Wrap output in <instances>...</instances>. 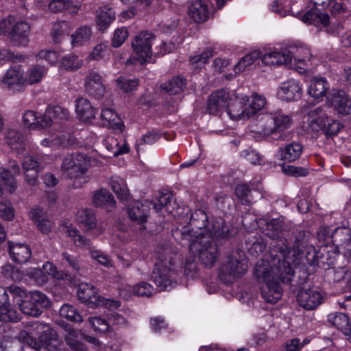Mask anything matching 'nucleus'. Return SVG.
<instances>
[{
	"label": "nucleus",
	"mask_w": 351,
	"mask_h": 351,
	"mask_svg": "<svg viewBox=\"0 0 351 351\" xmlns=\"http://www.w3.org/2000/svg\"><path fill=\"white\" fill-rule=\"evenodd\" d=\"M189 14L196 23L204 22L208 19V7L203 1H196L190 6Z\"/></svg>",
	"instance_id": "nucleus-34"
},
{
	"label": "nucleus",
	"mask_w": 351,
	"mask_h": 351,
	"mask_svg": "<svg viewBox=\"0 0 351 351\" xmlns=\"http://www.w3.org/2000/svg\"><path fill=\"white\" fill-rule=\"evenodd\" d=\"M292 123L291 117L282 110L267 113L259 120V125L262 128L259 132L268 136L290 128Z\"/></svg>",
	"instance_id": "nucleus-8"
},
{
	"label": "nucleus",
	"mask_w": 351,
	"mask_h": 351,
	"mask_svg": "<svg viewBox=\"0 0 351 351\" xmlns=\"http://www.w3.org/2000/svg\"><path fill=\"white\" fill-rule=\"evenodd\" d=\"M208 222V218L205 211L202 209L195 210L191 215L189 226L183 227L180 232L182 239H184L183 233L188 231L189 232L193 231V232H191L193 234H198V233L205 234L202 230L206 228Z\"/></svg>",
	"instance_id": "nucleus-18"
},
{
	"label": "nucleus",
	"mask_w": 351,
	"mask_h": 351,
	"mask_svg": "<svg viewBox=\"0 0 351 351\" xmlns=\"http://www.w3.org/2000/svg\"><path fill=\"white\" fill-rule=\"evenodd\" d=\"M282 171L286 175L293 177H302L308 174V169L305 168L285 164L282 166Z\"/></svg>",
	"instance_id": "nucleus-62"
},
{
	"label": "nucleus",
	"mask_w": 351,
	"mask_h": 351,
	"mask_svg": "<svg viewBox=\"0 0 351 351\" xmlns=\"http://www.w3.org/2000/svg\"><path fill=\"white\" fill-rule=\"evenodd\" d=\"M134 295L142 297H151L156 291L154 287L146 282H141L132 288Z\"/></svg>",
	"instance_id": "nucleus-57"
},
{
	"label": "nucleus",
	"mask_w": 351,
	"mask_h": 351,
	"mask_svg": "<svg viewBox=\"0 0 351 351\" xmlns=\"http://www.w3.org/2000/svg\"><path fill=\"white\" fill-rule=\"evenodd\" d=\"M117 87L124 93L131 92L135 90L139 85V81L136 78L128 79L123 76H120L116 80Z\"/></svg>",
	"instance_id": "nucleus-53"
},
{
	"label": "nucleus",
	"mask_w": 351,
	"mask_h": 351,
	"mask_svg": "<svg viewBox=\"0 0 351 351\" xmlns=\"http://www.w3.org/2000/svg\"><path fill=\"white\" fill-rule=\"evenodd\" d=\"M156 253L157 261L152 274V280L159 291L168 290L173 286V282L170 272L171 267L176 264L178 256L170 248H160Z\"/></svg>",
	"instance_id": "nucleus-3"
},
{
	"label": "nucleus",
	"mask_w": 351,
	"mask_h": 351,
	"mask_svg": "<svg viewBox=\"0 0 351 351\" xmlns=\"http://www.w3.org/2000/svg\"><path fill=\"white\" fill-rule=\"evenodd\" d=\"M80 331L71 327L66 328V334L64 335L66 343L73 351H86L84 344L78 339Z\"/></svg>",
	"instance_id": "nucleus-41"
},
{
	"label": "nucleus",
	"mask_w": 351,
	"mask_h": 351,
	"mask_svg": "<svg viewBox=\"0 0 351 351\" xmlns=\"http://www.w3.org/2000/svg\"><path fill=\"white\" fill-rule=\"evenodd\" d=\"M154 35L149 32H140L132 43V49L137 56L138 61L142 64L152 56V45Z\"/></svg>",
	"instance_id": "nucleus-11"
},
{
	"label": "nucleus",
	"mask_w": 351,
	"mask_h": 351,
	"mask_svg": "<svg viewBox=\"0 0 351 351\" xmlns=\"http://www.w3.org/2000/svg\"><path fill=\"white\" fill-rule=\"evenodd\" d=\"M160 137V134L156 131L152 130L147 132L140 139V142L136 144L137 151L138 152L140 150V147L143 144L152 145L159 140Z\"/></svg>",
	"instance_id": "nucleus-63"
},
{
	"label": "nucleus",
	"mask_w": 351,
	"mask_h": 351,
	"mask_svg": "<svg viewBox=\"0 0 351 351\" xmlns=\"http://www.w3.org/2000/svg\"><path fill=\"white\" fill-rule=\"evenodd\" d=\"M234 193L243 205L249 206L252 202L251 189L247 184H239L235 186Z\"/></svg>",
	"instance_id": "nucleus-46"
},
{
	"label": "nucleus",
	"mask_w": 351,
	"mask_h": 351,
	"mask_svg": "<svg viewBox=\"0 0 351 351\" xmlns=\"http://www.w3.org/2000/svg\"><path fill=\"white\" fill-rule=\"evenodd\" d=\"M328 322L334 327L349 336L351 334V322L348 315L343 313H332L328 315Z\"/></svg>",
	"instance_id": "nucleus-28"
},
{
	"label": "nucleus",
	"mask_w": 351,
	"mask_h": 351,
	"mask_svg": "<svg viewBox=\"0 0 351 351\" xmlns=\"http://www.w3.org/2000/svg\"><path fill=\"white\" fill-rule=\"evenodd\" d=\"M151 204L152 202L148 201L144 202L136 201L129 205L128 214L130 219L138 224L145 223L149 216Z\"/></svg>",
	"instance_id": "nucleus-21"
},
{
	"label": "nucleus",
	"mask_w": 351,
	"mask_h": 351,
	"mask_svg": "<svg viewBox=\"0 0 351 351\" xmlns=\"http://www.w3.org/2000/svg\"><path fill=\"white\" fill-rule=\"evenodd\" d=\"M60 315L72 322H82L83 321V318L77 310L68 304L62 306L60 309Z\"/></svg>",
	"instance_id": "nucleus-52"
},
{
	"label": "nucleus",
	"mask_w": 351,
	"mask_h": 351,
	"mask_svg": "<svg viewBox=\"0 0 351 351\" xmlns=\"http://www.w3.org/2000/svg\"><path fill=\"white\" fill-rule=\"evenodd\" d=\"M54 136L55 145H57V148L67 147L75 143V137L69 132H60Z\"/></svg>",
	"instance_id": "nucleus-58"
},
{
	"label": "nucleus",
	"mask_w": 351,
	"mask_h": 351,
	"mask_svg": "<svg viewBox=\"0 0 351 351\" xmlns=\"http://www.w3.org/2000/svg\"><path fill=\"white\" fill-rule=\"evenodd\" d=\"M282 221L273 219L266 223V235L273 241L269 247V258L274 273L283 282H289L291 276V265L300 263L303 256L304 242L295 239L289 248L287 241L282 236Z\"/></svg>",
	"instance_id": "nucleus-1"
},
{
	"label": "nucleus",
	"mask_w": 351,
	"mask_h": 351,
	"mask_svg": "<svg viewBox=\"0 0 351 351\" xmlns=\"http://www.w3.org/2000/svg\"><path fill=\"white\" fill-rule=\"evenodd\" d=\"M68 116L67 110L56 106L53 109L46 111L44 114L38 116L35 129H43L51 126L53 123V119L56 117L60 119H66Z\"/></svg>",
	"instance_id": "nucleus-25"
},
{
	"label": "nucleus",
	"mask_w": 351,
	"mask_h": 351,
	"mask_svg": "<svg viewBox=\"0 0 351 351\" xmlns=\"http://www.w3.org/2000/svg\"><path fill=\"white\" fill-rule=\"evenodd\" d=\"M70 25L66 21H61L53 25L51 36L54 43H58L61 39L70 32Z\"/></svg>",
	"instance_id": "nucleus-48"
},
{
	"label": "nucleus",
	"mask_w": 351,
	"mask_h": 351,
	"mask_svg": "<svg viewBox=\"0 0 351 351\" xmlns=\"http://www.w3.org/2000/svg\"><path fill=\"white\" fill-rule=\"evenodd\" d=\"M247 269V261L239 251L232 252L221 265L219 278L223 283H232L243 275Z\"/></svg>",
	"instance_id": "nucleus-5"
},
{
	"label": "nucleus",
	"mask_w": 351,
	"mask_h": 351,
	"mask_svg": "<svg viewBox=\"0 0 351 351\" xmlns=\"http://www.w3.org/2000/svg\"><path fill=\"white\" fill-rule=\"evenodd\" d=\"M128 36V32L127 28L123 27L119 28L114 32L112 38V45L113 47H120Z\"/></svg>",
	"instance_id": "nucleus-64"
},
{
	"label": "nucleus",
	"mask_w": 351,
	"mask_h": 351,
	"mask_svg": "<svg viewBox=\"0 0 351 351\" xmlns=\"http://www.w3.org/2000/svg\"><path fill=\"white\" fill-rule=\"evenodd\" d=\"M249 97L243 96L241 98H236L231 103L228 101V105L226 111L232 119H238L241 118H250L248 115L247 102Z\"/></svg>",
	"instance_id": "nucleus-23"
},
{
	"label": "nucleus",
	"mask_w": 351,
	"mask_h": 351,
	"mask_svg": "<svg viewBox=\"0 0 351 351\" xmlns=\"http://www.w3.org/2000/svg\"><path fill=\"white\" fill-rule=\"evenodd\" d=\"M186 80L181 76L173 77L168 82L161 84V88L171 95L178 94L186 87Z\"/></svg>",
	"instance_id": "nucleus-40"
},
{
	"label": "nucleus",
	"mask_w": 351,
	"mask_h": 351,
	"mask_svg": "<svg viewBox=\"0 0 351 351\" xmlns=\"http://www.w3.org/2000/svg\"><path fill=\"white\" fill-rule=\"evenodd\" d=\"M205 230L208 234L206 237L226 241L233 237L237 232L231 224L221 217L211 219Z\"/></svg>",
	"instance_id": "nucleus-12"
},
{
	"label": "nucleus",
	"mask_w": 351,
	"mask_h": 351,
	"mask_svg": "<svg viewBox=\"0 0 351 351\" xmlns=\"http://www.w3.org/2000/svg\"><path fill=\"white\" fill-rule=\"evenodd\" d=\"M86 159L82 154L76 153L66 156L61 165V170L70 179H74L75 188L82 186L83 182H86L85 174L87 168L85 167Z\"/></svg>",
	"instance_id": "nucleus-6"
},
{
	"label": "nucleus",
	"mask_w": 351,
	"mask_h": 351,
	"mask_svg": "<svg viewBox=\"0 0 351 351\" xmlns=\"http://www.w3.org/2000/svg\"><path fill=\"white\" fill-rule=\"evenodd\" d=\"M77 222L84 231L93 230L97 226L95 211L90 208H84L78 211Z\"/></svg>",
	"instance_id": "nucleus-31"
},
{
	"label": "nucleus",
	"mask_w": 351,
	"mask_h": 351,
	"mask_svg": "<svg viewBox=\"0 0 351 351\" xmlns=\"http://www.w3.org/2000/svg\"><path fill=\"white\" fill-rule=\"evenodd\" d=\"M350 239V230L343 227L336 228L330 235V241L337 246L342 245Z\"/></svg>",
	"instance_id": "nucleus-43"
},
{
	"label": "nucleus",
	"mask_w": 351,
	"mask_h": 351,
	"mask_svg": "<svg viewBox=\"0 0 351 351\" xmlns=\"http://www.w3.org/2000/svg\"><path fill=\"white\" fill-rule=\"evenodd\" d=\"M327 101L339 114H347L351 106V101L346 95L337 90H332L327 96Z\"/></svg>",
	"instance_id": "nucleus-24"
},
{
	"label": "nucleus",
	"mask_w": 351,
	"mask_h": 351,
	"mask_svg": "<svg viewBox=\"0 0 351 351\" xmlns=\"http://www.w3.org/2000/svg\"><path fill=\"white\" fill-rule=\"evenodd\" d=\"M267 101L265 97L258 95V93H254L252 96V100L247 102L248 108V115H252L256 113L258 111L262 110L266 105Z\"/></svg>",
	"instance_id": "nucleus-50"
},
{
	"label": "nucleus",
	"mask_w": 351,
	"mask_h": 351,
	"mask_svg": "<svg viewBox=\"0 0 351 351\" xmlns=\"http://www.w3.org/2000/svg\"><path fill=\"white\" fill-rule=\"evenodd\" d=\"M45 73V66L40 65L33 66L29 69L25 81L28 84L38 83L43 79Z\"/></svg>",
	"instance_id": "nucleus-49"
},
{
	"label": "nucleus",
	"mask_w": 351,
	"mask_h": 351,
	"mask_svg": "<svg viewBox=\"0 0 351 351\" xmlns=\"http://www.w3.org/2000/svg\"><path fill=\"white\" fill-rule=\"evenodd\" d=\"M230 96L226 89L222 88L213 92L208 98L206 112L211 114L219 115L227 109Z\"/></svg>",
	"instance_id": "nucleus-14"
},
{
	"label": "nucleus",
	"mask_w": 351,
	"mask_h": 351,
	"mask_svg": "<svg viewBox=\"0 0 351 351\" xmlns=\"http://www.w3.org/2000/svg\"><path fill=\"white\" fill-rule=\"evenodd\" d=\"M84 88L88 95L98 100L102 99L106 92L101 76L94 71L90 72L86 75Z\"/></svg>",
	"instance_id": "nucleus-16"
},
{
	"label": "nucleus",
	"mask_w": 351,
	"mask_h": 351,
	"mask_svg": "<svg viewBox=\"0 0 351 351\" xmlns=\"http://www.w3.org/2000/svg\"><path fill=\"white\" fill-rule=\"evenodd\" d=\"M79 300L88 307L95 308L104 304V298L101 297L97 289L88 283H81L77 290Z\"/></svg>",
	"instance_id": "nucleus-15"
},
{
	"label": "nucleus",
	"mask_w": 351,
	"mask_h": 351,
	"mask_svg": "<svg viewBox=\"0 0 351 351\" xmlns=\"http://www.w3.org/2000/svg\"><path fill=\"white\" fill-rule=\"evenodd\" d=\"M258 53L254 52L245 55L235 66L234 71L236 73L241 72L248 66H250L258 58Z\"/></svg>",
	"instance_id": "nucleus-60"
},
{
	"label": "nucleus",
	"mask_w": 351,
	"mask_h": 351,
	"mask_svg": "<svg viewBox=\"0 0 351 351\" xmlns=\"http://www.w3.org/2000/svg\"><path fill=\"white\" fill-rule=\"evenodd\" d=\"M66 234L73 241L74 244L83 249H88L91 257L96 260L99 264L106 267L111 266V261L109 257L99 250H93L90 239L83 237L78 230L72 227L66 228Z\"/></svg>",
	"instance_id": "nucleus-10"
},
{
	"label": "nucleus",
	"mask_w": 351,
	"mask_h": 351,
	"mask_svg": "<svg viewBox=\"0 0 351 351\" xmlns=\"http://www.w3.org/2000/svg\"><path fill=\"white\" fill-rule=\"evenodd\" d=\"M314 123H317V126H316L315 128H313V130H322L327 136H333L337 134L341 128L340 123L338 121L330 119L327 116H325L324 119L319 117L318 119L315 120Z\"/></svg>",
	"instance_id": "nucleus-35"
},
{
	"label": "nucleus",
	"mask_w": 351,
	"mask_h": 351,
	"mask_svg": "<svg viewBox=\"0 0 351 351\" xmlns=\"http://www.w3.org/2000/svg\"><path fill=\"white\" fill-rule=\"evenodd\" d=\"M44 330L41 332L36 340L38 345L32 346V348L40 350L43 348L46 350H51L56 348L58 344V334L56 331L49 325H47V328H45Z\"/></svg>",
	"instance_id": "nucleus-26"
},
{
	"label": "nucleus",
	"mask_w": 351,
	"mask_h": 351,
	"mask_svg": "<svg viewBox=\"0 0 351 351\" xmlns=\"http://www.w3.org/2000/svg\"><path fill=\"white\" fill-rule=\"evenodd\" d=\"M291 265V276L289 282H283L276 275L272 269L271 261L262 260L258 262L254 269V273L257 280L264 283L261 287V293L263 298L268 303H276L282 295V289L280 282L285 285H290L293 281L295 271Z\"/></svg>",
	"instance_id": "nucleus-2"
},
{
	"label": "nucleus",
	"mask_w": 351,
	"mask_h": 351,
	"mask_svg": "<svg viewBox=\"0 0 351 351\" xmlns=\"http://www.w3.org/2000/svg\"><path fill=\"white\" fill-rule=\"evenodd\" d=\"M100 117L104 125L114 130L123 131V124L117 114L112 109H103L100 114Z\"/></svg>",
	"instance_id": "nucleus-33"
},
{
	"label": "nucleus",
	"mask_w": 351,
	"mask_h": 351,
	"mask_svg": "<svg viewBox=\"0 0 351 351\" xmlns=\"http://www.w3.org/2000/svg\"><path fill=\"white\" fill-rule=\"evenodd\" d=\"M75 111L79 118L83 121H89L95 115V109L89 101L82 97L75 100Z\"/></svg>",
	"instance_id": "nucleus-32"
},
{
	"label": "nucleus",
	"mask_w": 351,
	"mask_h": 351,
	"mask_svg": "<svg viewBox=\"0 0 351 351\" xmlns=\"http://www.w3.org/2000/svg\"><path fill=\"white\" fill-rule=\"evenodd\" d=\"M278 96L284 101H295L301 98L302 88L300 82L289 80L282 83L278 92Z\"/></svg>",
	"instance_id": "nucleus-22"
},
{
	"label": "nucleus",
	"mask_w": 351,
	"mask_h": 351,
	"mask_svg": "<svg viewBox=\"0 0 351 351\" xmlns=\"http://www.w3.org/2000/svg\"><path fill=\"white\" fill-rule=\"evenodd\" d=\"M88 321L95 332H104L110 330L109 322L101 317H89Z\"/></svg>",
	"instance_id": "nucleus-59"
},
{
	"label": "nucleus",
	"mask_w": 351,
	"mask_h": 351,
	"mask_svg": "<svg viewBox=\"0 0 351 351\" xmlns=\"http://www.w3.org/2000/svg\"><path fill=\"white\" fill-rule=\"evenodd\" d=\"M7 143L12 146V149L18 154H23L25 150L24 137L20 132L14 129L8 130L6 132Z\"/></svg>",
	"instance_id": "nucleus-37"
},
{
	"label": "nucleus",
	"mask_w": 351,
	"mask_h": 351,
	"mask_svg": "<svg viewBox=\"0 0 351 351\" xmlns=\"http://www.w3.org/2000/svg\"><path fill=\"white\" fill-rule=\"evenodd\" d=\"M110 183L112 189L121 201H127L129 199V190L122 178L114 176L111 178Z\"/></svg>",
	"instance_id": "nucleus-39"
},
{
	"label": "nucleus",
	"mask_w": 351,
	"mask_h": 351,
	"mask_svg": "<svg viewBox=\"0 0 351 351\" xmlns=\"http://www.w3.org/2000/svg\"><path fill=\"white\" fill-rule=\"evenodd\" d=\"M303 151V146L298 142H291L279 148L282 160L291 162L298 159Z\"/></svg>",
	"instance_id": "nucleus-27"
},
{
	"label": "nucleus",
	"mask_w": 351,
	"mask_h": 351,
	"mask_svg": "<svg viewBox=\"0 0 351 351\" xmlns=\"http://www.w3.org/2000/svg\"><path fill=\"white\" fill-rule=\"evenodd\" d=\"M33 302L31 298L27 295L26 299L23 300L20 304L21 311L25 315L38 317L41 315L42 311L40 310Z\"/></svg>",
	"instance_id": "nucleus-55"
},
{
	"label": "nucleus",
	"mask_w": 351,
	"mask_h": 351,
	"mask_svg": "<svg viewBox=\"0 0 351 351\" xmlns=\"http://www.w3.org/2000/svg\"><path fill=\"white\" fill-rule=\"evenodd\" d=\"M91 35L92 32L90 27L86 25L80 27L72 34L71 44L73 46L82 45L89 40Z\"/></svg>",
	"instance_id": "nucleus-45"
},
{
	"label": "nucleus",
	"mask_w": 351,
	"mask_h": 351,
	"mask_svg": "<svg viewBox=\"0 0 351 351\" xmlns=\"http://www.w3.org/2000/svg\"><path fill=\"white\" fill-rule=\"evenodd\" d=\"M61 66L67 71H75L83 64V60L74 54L64 56L60 62Z\"/></svg>",
	"instance_id": "nucleus-51"
},
{
	"label": "nucleus",
	"mask_w": 351,
	"mask_h": 351,
	"mask_svg": "<svg viewBox=\"0 0 351 351\" xmlns=\"http://www.w3.org/2000/svg\"><path fill=\"white\" fill-rule=\"evenodd\" d=\"M46 324L40 321H28L23 322V329H21L18 335L19 340L28 344L30 347L36 346L38 344L36 341L37 337L40 335L42 331H45L47 328Z\"/></svg>",
	"instance_id": "nucleus-13"
},
{
	"label": "nucleus",
	"mask_w": 351,
	"mask_h": 351,
	"mask_svg": "<svg viewBox=\"0 0 351 351\" xmlns=\"http://www.w3.org/2000/svg\"><path fill=\"white\" fill-rule=\"evenodd\" d=\"M28 296L31 301L36 304L35 305L43 311L44 308L50 306V301L45 294L39 291H30Z\"/></svg>",
	"instance_id": "nucleus-54"
},
{
	"label": "nucleus",
	"mask_w": 351,
	"mask_h": 351,
	"mask_svg": "<svg viewBox=\"0 0 351 351\" xmlns=\"http://www.w3.org/2000/svg\"><path fill=\"white\" fill-rule=\"evenodd\" d=\"M329 84L324 77H313L308 88L310 96L318 99L328 95Z\"/></svg>",
	"instance_id": "nucleus-29"
},
{
	"label": "nucleus",
	"mask_w": 351,
	"mask_h": 351,
	"mask_svg": "<svg viewBox=\"0 0 351 351\" xmlns=\"http://www.w3.org/2000/svg\"><path fill=\"white\" fill-rule=\"evenodd\" d=\"M0 28L3 33L9 34L14 45L25 46L27 44L31 27L27 21H16L14 16H8L0 22Z\"/></svg>",
	"instance_id": "nucleus-7"
},
{
	"label": "nucleus",
	"mask_w": 351,
	"mask_h": 351,
	"mask_svg": "<svg viewBox=\"0 0 351 351\" xmlns=\"http://www.w3.org/2000/svg\"><path fill=\"white\" fill-rule=\"evenodd\" d=\"M322 300L320 293L311 289H301L297 295L298 304L306 310L316 308L322 303Z\"/></svg>",
	"instance_id": "nucleus-20"
},
{
	"label": "nucleus",
	"mask_w": 351,
	"mask_h": 351,
	"mask_svg": "<svg viewBox=\"0 0 351 351\" xmlns=\"http://www.w3.org/2000/svg\"><path fill=\"white\" fill-rule=\"evenodd\" d=\"M21 318V313L8 302L0 306V321L3 322H18Z\"/></svg>",
	"instance_id": "nucleus-42"
},
{
	"label": "nucleus",
	"mask_w": 351,
	"mask_h": 351,
	"mask_svg": "<svg viewBox=\"0 0 351 351\" xmlns=\"http://www.w3.org/2000/svg\"><path fill=\"white\" fill-rule=\"evenodd\" d=\"M293 58V52L271 51L265 54L262 57V62L266 65L288 64Z\"/></svg>",
	"instance_id": "nucleus-30"
},
{
	"label": "nucleus",
	"mask_w": 351,
	"mask_h": 351,
	"mask_svg": "<svg viewBox=\"0 0 351 351\" xmlns=\"http://www.w3.org/2000/svg\"><path fill=\"white\" fill-rule=\"evenodd\" d=\"M93 203L97 207L109 209L114 207L116 202L108 191L102 189L94 194Z\"/></svg>",
	"instance_id": "nucleus-36"
},
{
	"label": "nucleus",
	"mask_w": 351,
	"mask_h": 351,
	"mask_svg": "<svg viewBox=\"0 0 351 351\" xmlns=\"http://www.w3.org/2000/svg\"><path fill=\"white\" fill-rule=\"evenodd\" d=\"M329 0H311L313 3L314 8L308 10L302 16V21L309 25H315L317 27L324 28L328 34H332V29L330 27V18L328 14L322 12L317 8V5L324 6L327 5Z\"/></svg>",
	"instance_id": "nucleus-9"
},
{
	"label": "nucleus",
	"mask_w": 351,
	"mask_h": 351,
	"mask_svg": "<svg viewBox=\"0 0 351 351\" xmlns=\"http://www.w3.org/2000/svg\"><path fill=\"white\" fill-rule=\"evenodd\" d=\"M73 1L71 0H51L49 3V10L52 12H60L71 8Z\"/></svg>",
	"instance_id": "nucleus-61"
},
{
	"label": "nucleus",
	"mask_w": 351,
	"mask_h": 351,
	"mask_svg": "<svg viewBox=\"0 0 351 351\" xmlns=\"http://www.w3.org/2000/svg\"><path fill=\"white\" fill-rule=\"evenodd\" d=\"M115 19V12L108 6H103L97 11V23L100 30L106 29Z\"/></svg>",
	"instance_id": "nucleus-38"
},
{
	"label": "nucleus",
	"mask_w": 351,
	"mask_h": 351,
	"mask_svg": "<svg viewBox=\"0 0 351 351\" xmlns=\"http://www.w3.org/2000/svg\"><path fill=\"white\" fill-rule=\"evenodd\" d=\"M25 82L23 77V73L16 69L12 68L5 73L2 83L6 85L8 88H10L13 85H21Z\"/></svg>",
	"instance_id": "nucleus-44"
},
{
	"label": "nucleus",
	"mask_w": 351,
	"mask_h": 351,
	"mask_svg": "<svg viewBox=\"0 0 351 351\" xmlns=\"http://www.w3.org/2000/svg\"><path fill=\"white\" fill-rule=\"evenodd\" d=\"M22 167L26 182L32 186L36 185L38 182V173L43 169L40 162L35 156L27 155L23 159Z\"/></svg>",
	"instance_id": "nucleus-17"
},
{
	"label": "nucleus",
	"mask_w": 351,
	"mask_h": 351,
	"mask_svg": "<svg viewBox=\"0 0 351 351\" xmlns=\"http://www.w3.org/2000/svg\"><path fill=\"white\" fill-rule=\"evenodd\" d=\"M1 274L7 279L20 282L25 276L24 272L17 267L8 263L1 267Z\"/></svg>",
	"instance_id": "nucleus-47"
},
{
	"label": "nucleus",
	"mask_w": 351,
	"mask_h": 351,
	"mask_svg": "<svg viewBox=\"0 0 351 351\" xmlns=\"http://www.w3.org/2000/svg\"><path fill=\"white\" fill-rule=\"evenodd\" d=\"M0 176L9 191L13 193L17 187L16 175L8 169L0 168Z\"/></svg>",
	"instance_id": "nucleus-56"
},
{
	"label": "nucleus",
	"mask_w": 351,
	"mask_h": 351,
	"mask_svg": "<svg viewBox=\"0 0 351 351\" xmlns=\"http://www.w3.org/2000/svg\"><path fill=\"white\" fill-rule=\"evenodd\" d=\"M8 249L10 258L16 263H27L32 256V250L29 245L22 243L8 241Z\"/></svg>",
	"instance_id": "nucleus-19"
},
{
	"label": "nucleus",
	"mask_w": 351,
	"mask_h": 351,
	"mask_svg": "<svg viewBox=\"0 0 351 351\" xmlns=\"http://www.w3.org/2000/svg\"><path fill=\"white\" fill-rule=\"evenodd\" d=\"M193 231L184 232V239L189 242V250L198 253L199 260L205 267H213L219 258V252L217 245L210 237L198 233L193 234Z\"/></svg>",
	"instance_id": "nucleus-4"
}]
</instances>
